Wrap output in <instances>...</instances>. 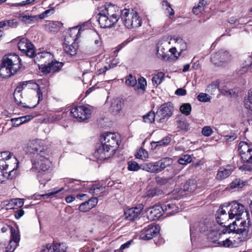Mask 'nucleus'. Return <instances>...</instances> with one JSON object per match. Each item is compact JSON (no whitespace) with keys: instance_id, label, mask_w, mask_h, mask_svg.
I'll use <instances>...</instances> for the list:
<instances>
[{"instance_id":"obj_1","label":"nucleus","mask_w":252,"mask_h":252,"mask_svg":"<svg viewBox=\"0 0 252 252\" xmlns=\"http://www.w3.org/2000/svg\"><path fill=\"white\" fill-rule=\"evenodd\" d=\"M46 155H36L31 159L32 170L37 172V178L40 185L44 187L46 183L51 178L50 173L51 162Z\"/></svg>"},{"instance_id":"obj_2","label":"nucleus","mask_w":252,"mask_h":252,"mask_svg":"<svg viewBox=\"0 0 252 252\" xmlns=\"http://www.w3.org/2000/svg\"><path fill=\"white\" fill-rule=\"evenodd\" d=\"M21 60L16 54L4 56L0 67V77L6 78L14 75L21 68Z\"/></svg>"},{"instance_id":"obj_3","label":"nucleus","mask_w":252,"mask_h":252,"mask_svg":"<svg viewBox=\"0 0 252 252\" xmlns=\"http://www.w3.org/2000/svg\"><path fill=\"white\" fill-rule=\"evenodd\" d=\"M120 12L118 7L109 5L104 7L98 14V21L102 28H110L118 21Z\"/></svg>"},{"instance_id":"obj_4","label":"nucleus","mask_w":252,"mask_h":252,"mask_svg":"<svg viewBox=\"0 0 252 252\" xmlns=\"http://www.w3.org/2000/svg\"><path fill=\"white\" fill-rule=\"evenodd\" d=\"M121 19L123 25L128 29H134L141 26L142 18L133 9H125L121 10Z\"/></svg>"},{"instance_id":"obj_5","label":"nucleus","mask_w":252,"mask_h":252,"mask_svg":"<svg viewBox=\"0 0 252 252\" xmlns=\"http://www.w3.org/2000/svg\"><path fill=\"white\" fill-rule=\"evenodd\" d=\"M11 154L7 151L0 153V175L12 179L16 177L17 170L9 167Z\"/></svg>"},{"instance_id":"obj_6","label":"nucleus","mask_w":252,"mask_h":252,"mask_svg":"<svg viewBox=\"0 0 252 252\" xmlns=\"http://www.w3.org/2000/svg\"><path fill=\"white\" fill-rule=\"evenodd\" d=\"M225 208L229 214V218L232 219L236 218L238 221L240 219H245V217H248L250 214L246 210L245 207L236 202H232Z\"/></svg>"},{"instance_id":"obj_7","label":"nucleus","mask_w":252,"mask_h":252,"mask_svg":"<svg viewBox=\"0 0 252 252\" xmlns=\"http://www.w3.org/2000/svg\"><path fill=\"white\" fill-rule=\"evenodd\" d=\"M71 116L78 122H86L91 118L92 110L89 107L78 105L72 107L70 109Z\"/></svg>"},{"instance_id":"obj_8","label":"nucleus","mask_w":252,"mask_h":252,"mask_svg":"<svg viewBox=\"0 0 252 252\" xmlns=\"http://www.w3.org/2000/svg\"><path fill=\"white\" fill-rule=\"evenodd\" d=\"M232 60V56L227 50L221 49L211 56V61L218 66H224Z\"/></svg>"},{"instance_id":"obj_9","label":"nucleus","mask_w":252,"mask_h":252,"mask_svg":"<svg viewBox=\"0 0 252 252\" xmlns=\"http://www.w3.org/2000/svg\"><path fill=\"white\" fill-rule=\"evenodd\" d=\"M27 152L36 155H46L49 152L46 146H44L43 142L38 139L30 140L27 143Z\"/></svg>"},{"instance_id":"obj_10","label":"nucleus","mask_w":252,"mask_h":252,"mask_svg":"<svg viewBox=\"0 0 252 252\" xmlns=\"http://www.w3.org/2000/svg\"><path fill=\"white\" fill-rule=\"evenodd\" d=\"M244 232H236L233 239L231 240L229 238L225 239V247L235 248L242 245L245 242L251 238L250 233H247L246 229H243Z\"/></svg>"},{"instance_id":"obj_11","label":"nucleus","mask_w":252,"mask_h":252,"mask_svg":"<svg viewBox=\"0 0 252 252\" xmlns=\"http://www.w3.org/2000/svg\"><path fill=\"white\" fill-rule=\"evenodd\" d=\"M173 110L172 104L166 103L161 105L156 113V120L160 123L165 122L172 115Z\"/></svg>"},{"instance_id":"obj_12","label":"nucleus","mask_w":252,"mask_h":252,"mask_svg":"<svg viewBox=\"0 0 252 252\" xmlns=\"http://www.w3.org/2000/svg\"><path fill=\"white\" fill-rule=\"evenodd\" d=\"M114 153V150L101 142L97 146L94 156L98 160H104L111 157Z\"/></svg>"},{"instance_id":"obj_13","label":"nucleus","mask_w":252,"mask_h":252,"mask_svg":"<svg viewBox=\"0 0 252 252\" xmlns=\"http://www.w3.org/2000/svg\"><path fill=\"white\" fill-rule=\"evenodd\" d=\"M19 49L27 57L32 58L35 55L34 45L26 38H22L18 43Z\"/></svg>"},{"instance_id":"obj_14","label":"nucleus","mask_w":252,"mask_h":252,"mask_svg":"<svg viewBox=\"0 0 252 252\" xmlns=\"http://www.w3.org/2000/svg\"><path fill=\"white\" fill-rule=\"evenodd\" d=\"M100 142L106 145L109 148L116 150L118 146V139L115 133L109 132L102 135L100 138Z\"/></svg>"},{"instance_id":"obj_15","label":"nucleus","mask_w":252,"mask_h":252,"mask_svg":"<svg viewBox=\"0 0 252 252\" xmlns=\"http://www.w3.org/2000/svg\"><path fill=\"white\" fill-rule=\"evenodd\" d=\"M147 215L150 220H158L162 215L163 212L162 206L155 205L148 208L147 210Z\"/></svg>"},{"instance_id":"obj_16","label":"nucleus","mask_w":252,"mask_h":252,"mask_svg":"<svg viewBox=\"0 0 252 252\" xmlns=\"http://www.w3.org/2000/svg\"><path fill=\"white\" fill-rule=\"evenodd\" d=\"M169 43V42L164 39H161L158 41L157 44V55L158 58H161L164 60L168 59V54L166 51L168 49L167 44Z\"/></svg>"},{"instance_id":"obj_17","label":"nucleus","mask_w":252,"mask_h":252,"mask_svg":"<svg viewBox=\"0 0 252 252\" xmlns=\"http://www.w3.org/2000/svg\"><path fill=\"white\" fill-rule=\"evenodd\" d=\"M143 206L142 204H139L134 208H131L126 210L125 211L126 218L129 220L133 221L139 218V216L141 214Z\"/></svg>"},{"instance_id":"obj_18","label":"nucleus","mask_w":252,"mask_h":252,"mask_svg":"<svg viewBox=\"0 0 252 252\" xmlns=\"http://www.w3.org/2000/svg\"><path fill=\"white\" fill-rule=\"evenodd\" d=\"M77 53V45L75 42L73 43H68L64 41V57L67 62H70L71 59Z\"/></svg>"},{"instance_id":"obj_19","label":"nucleus","mask_w":252,"mask_h":252,"mask_svg":"<svg viewBox=\"0 0 252 252\" xmlns=\"http://www.w3.org/2000/svg\"><path fill=\"white\" fill-rule=\"evenodd\" d=\"M227 210L225 206L221 205L218 210L216 214V220L220 225H222L228 220L229 218V214L226 213Z\"/></svg>"},{"instance_id":"obj_20","label":"nucleus","mask_w":252,"mask_h":252,"mask_svg":"<svg viewBox=\"0 0 252 252\" xmlns=\"http://www.w3.org/2000/svg\"><path fill=\"white\" fill-rule=\"evenodd\" d=\"M159 232V227L158 225L150 224L144 229V236L143 238L145 240L152 239Z\"/></svg>"},{"instance_id":"obj_21","label":"nucleus","mask_w":252,"mask_h":252,"mask_svg":"<svg viewBox=\"0 0 252 252\" xmlns=\"http://www.w3.org/2000/svg\"><path fill=\"white\" fill-rule=\"evenodd\" d=\"M33 82L32 80H30L27 81H24L21 82L19 85L16 87L14 92V97L15 101L17 104H21L22 101L19 98V97L21 96V92L23 89H24L29 84H33Z\"/></svg>"},{"instance_id":"obj_22","label":"nucleus","mask_w":252,"mask_h":252,"mask_svg":"<svg viewBox=\"0 0 252 252\" xmlns=\"http://www.w3.org/2000/svg\"><path fill=\"white\" fill-rule=\"evenodd\" d=\"M220 234H218L217 231L211 229L209 230L208 238L210 241L225 247V239L221 238Z\"/></svg>"},{"instance_id":"obj_23","label":"nucleus","mask_w":252,"mask_h":252,"mask_svg":"<svg viewBox=\"0 0 252 252\" xmlns=\"http://www.w3.org/2000/svg\"><path fill=\"white\" fill-rule=\"evenodd\" d=\"M79 32V30L77 27L69 28L65 32V37L64 38V41L68 43H74Z\"/></svg>"},{"instance_id":"obj_24","label":"nucleus","mask_w":252,"mask_h":252,"mask_svg":"<svg viewBox=\"0 0 252 252\" xmlns=\"http://www.w3.org/2000/svg\"><path fill=\"white\" fill-rule=\"evenodd\" d=\"M123 103L122 100L118 98H115L111 100L109 111L113 115L118 114L123 107Z\"/></svg>"},{"instance_id":"obj_25","label":"nucleus","mask_w":252,"mask_h":252,"mask_svg":"<svg viewBox=\"0 0 252 252\" xmlns=\"http://www.w3.org/2000/svg\"><path fill=\"white\" fill-rule=\"evenodd\" d=\"M97 202V198L93 197L89 200L81 203L79 207V210L82 212H88L94 207L96 205Z\"/></svg>"},{"instance_id":"obj_26","label":"nucleus","mask_w":252,"mask_h":252,"mask_svg":"<svg viewBox=\"0 0 252 252\" xmlns=\"http://www.w3.org/2000/svg\"><path fill=\"white\" fill-rule=\"evenodd\" d=\"M238 151L242 159L246 158L247 156L252 152V145H249L247 142L241 141L239 144Z\"/></svg>"},{"instance_id":"obj_27","label":"nucleus","mask_w":252,"mask_h":252,"mask_svg":"<svg viewBox=\"0 0 252 252\" xmlns=\"http://www.w3.org/2000/svg\"><path fill=\"white\" fill-rule=\"evenodd\" d=\"M233 170V167L230 165H227L225 168H220L218 171L216 178L218 180H223L228 177Z\"/></svg>"},{"instance_id":"obj_28","label":"nucleus","mask_w":252,"mask_h":252,"mask_svg":"<svg viewBox=\"0 0 252 252\" xmlns=\"http://www.w3.org/2000/svg\"><path fill=\"white\" fill-rule=\"evenodd\" d=\"M36 59L38 60L39 63H50L53 56L48 52H42L38 53L35 55Z\"/></svg>"},{"instance_id":"obj_29","label":"nucleus","mask_w":252,"mask_h":252,"mask_svg":"<svg viewBox=\"0 0 252 252\" xmlns=\"http://www.w3.org/2000/svg\"><path fill=\"white\" fill-rule=\"evenodd\" d=\"M245 219L246 220L243 219L244 220L240 222L238 226L237 225L236 232L243 233L244 231L243 229H246V232H247V233H249V230L251 222L250 215L248 217H245Z\"/></svg>"},{"instance_id":"obj_30","label":"nucleus","mask_w":252,"mask_h":252,"mask_svg":"<svg viewBox=\"0 0 252 252\" xmlns=\"http://www.w3.org/2000/svg\"><path fill=\"white\" fill-rule=\"evenodd\" d=\"M63 188L60 189H54L50 191H49L48 193L45 194H41L40 196L42 197H45L46 198H62L63 196V193L62 192Z\"/></svg>"},{"instance_id":"obj_31","label":"nucleus","mask_w":252,"mask_h":252,"mask_svg":"<svg viewBox=\"0 0 252 252\" xmlns=\"http://www.w3.org/2000/svg\"><path fill=\"white\" fill-rule=\"evenodd\" d=\"M163 212H167V216H170L173 213L178 212V207L173 203H165L162 205Z\"/></svg>"},{"instance_id":"obj_32","label":"nucleus","mask_w":252,"mask_h":252,"mask_svg":"<svg viewBox=\"0 0 252 252\" xmlns=\"http://www.w3.org/2000/svg\"><path fill=\"white\" fill-rule=\"evenodd\" d=\"M60 247V244H48L42 247L41 252H62Z\"/></svg>"},{"instance_id":"obj_33","label":"nucleus","mask_w":252,"mask_h":252,"mask_svg":"<svg viewBox=\"0 0 252 252\" xmlns=\"http://www.w3.org/2000/svg\"><path fill=\"white\" fill-rule=\"evenodd\" d=\"M171 141V139L169 137H165L162 140L158 141H153L151 143V147L153 149H156L158 147H163L168 145Z\"/></svg>"},{"instance_id":"obj_34","label":"nucleus","mask_w":252,"mask_h":252,"mask_svg":"<svg viewBox=\"0 0 252 252\" xmlns=\"http://www.w3.org/2000/svg\"><path fill=\"white\" fill-rule=\"evenodd\" d=\"M196 189V181L193 180H190L187 181L184 185L183 189L185 191L193 192Z\"/></svg>"},{"instance_id":"obj_35","label":"nucleus","mask_w":252,"mask_h":252,"mask_svg":"<svg viewBox=\"0 0 252 252\" xmlns=\"http://www.w3.org/2000/svg\"><path fill=\"white\" fill-rule=\"evenodd\" d=\"M104 189V187L98 185H93L90 187L89 192L93 195H97L103 192Z\"/></svg>"},{"instance_id":"obj_36","label":"nucleus","mask_w":252,"mask_h":252,"mask_svg":"<svg viewBox=\"0 0 252 252\" xmlns=\"http://www.w3.org/2000/svg\"><path fill=\"white\" fill-rule=\"evenodd\" d=\"M162 5L165 9L166 13L170 18H171L174 15L175 12L170 4L168 1L164 0L162 2Z\"/></svg>"},{"instance_id":"obj_37","label":"nucleus","mask_w":252,"mask_h":252,"mask_svg":"<svg viewBox=\"0 0 252 252\" xmlns=\"http://www.w3.org/2000/svg\"><path fill=\"white\" fill-rule=\"evenodd\" d=\"M143 118L145 123L151 124L156 119V114L154 112L151 111L146 115H144Z\"/></svg>"},{"instance_id":"obj_38","label":"nucleus","mask_w":252,"mask_h":252,"mask_svg":"<svg viewBox=\"0 0 252 252\" xmlns=\"http://www.w3.org/2000/svg\"><path fill=\"white\" fill-rule=\"evenodd\" d=\"M164 78V74L162 72H158L152 78V82L154 85L160 84Z\"/></svg>"},{"instance_id":"obj_39","label":"nucleus","mask_w":252,"mask_h":252,"mask_svg":"<svg viewBox=\"0 0 252 252\" xmlns=\"http://www.w3.org/2000/svg\"><path fill=\"white\" fill-rule=\"evenodd\" d=\"M206 4V2L205 0H200L198 4L192 8V12L197 15L203 10L204 6Z\"/></svg>"},{"instance_id":"obj_40","label":"nucleus","mask_w":252,"mask_h":252,"mask_svg":"<svg viewBox=\"0 0 252 252\" xmlns=\"http://www.w3.org/2000/svg\"><path fill=\"white\" fill-rule=\"evenodd\" d=\"M160 168L162 171L167 167L169 166L172 163V159L169 158H163L158 160Z\"/></svg>"},{"instance_id":"obj_41","label":"nucleus","mask_w":252,"mask_h":252,"mask_svg":"<svg viewBox=\"0 0 252 252\" xmlns=\"http://www.w3.org/2000/svg\"><path fill=\"white\" fill-rule=\"evenodd\" d=\"M244 185V182L240 179H236L234 180L230 185V188L232 189L239 190Z\"/></svg>"},{"instance_id":"obj_42","label":"nucleus","mask_w":252,"mask_h":252,"mask_svg":"<svg viewBox=\"0 0 252 252\" xmlns=\"http://www.w3.org/2000/svg\"><path fill=\"white\" fill-rule=\"evenodd\" d=\"M38 66L41 72L45 74H48L52 72L50 63H38Z\"/></svg>"},{"instance_id":"obj_43","label":"nucleus","mask_w":252,"mask_h":252,"mask_svg":"<svg viewBox=\"0 0 252 252\" xmlns=\"http://www.w3.org/2000/svg\"><path fill=\"white\" fill-rule=\"evenodd\" d=\"M141 169L150 173H155L154 162H148L141 164Z\"/></svg>"},{"instance_id":"obj_44","label":"nucleus","mask_w":252,"mask_h":252,"mask_svg":"<svg viewBox=\"0 0 252 252\" xmlns=\"http://www.w3.org/2000/svg\"><path fill=\"white\" fill-rule=\"evenodd\" d=\"M245 107L252 113V90L248 92V97L245 100Z\"/></svg>"},{"instance_id":"obj_45","label":"nucleus","mask_w":252,"mask_h":252,"mask_svg":"<svg viewBox=\"0 0 252 252\" xmlns=\"http://www.w3.org/2000/svg\"><path fill=\"white\" fill-rule=\"evenodd\" d=\"M148 153L143 148L139 149L135 155V157L137 158L141 159L142 160L146 159L148 158Z\"/></svg>"},{"instance_id":"obj_46","label":"nucleus","mask_w":252,"mask_h":252,"mask_svg":"<svg viewBox=\"0 0 252 252\" xmlns=\"http://www.w3.org/2000/svg\"><path fill=\"white\" fill-rule=\"evenodd\" d=\"M19 18L21 21L26 24H31L33 22L35 17L29 15L22 14L19 15Z\"/></svg>"},{"instance_id":"obj_47","label":"nucleus","mask_w":252,"mask_h":252,"mask_svg":"<svg viewBox=\"0 0 252 252\" xmlns=\"http://www.w3.org/2000/svg\"><path fill=\"white\" fill-rule=\"evenodd\" d=\"M191 110V106L189 103H184L180 107V111L183 114L186 116H188L190 114Z\"/></svg>"},{"instance_id":"obj_48","label":"nucleus","mask_w":252,"mask_h":252,"mask_svg":"<svg viewBox=\"0 0 252 252\" xmlns=\"http://www.w3.org/2000/svg\"><path fill=\"white\" fill-rule=\"evenodd\" d=\"M6 25L11 28H15L18 25V23L15 20L0 21V27H4Z\"/></svg>"},{"instance_id":"obj_49","label":"nucleus","mask_w":252,"mask_h":252,"mask_svg":"<svg viewBox=\"0 0 252 252\" xmlns=\"http://www.w3.org/2000/svg\"><path fill=\"white\" fill-rule=\"evenodd\" d=\"M146 85L147 82L146 80L143 77L139 78L138 79V84L135 85V89L137 90H140L143 92Z\"/></svg>"},{"instance_id":"obj_50","label":"nucleus","mask_w":252,"mask_h":252,"mask_svg":"<svg viewBox=\"0 0 252 252\" xmlns=\"http://www.w3.org/2000/svg\"><path fill=\"white\" fill-rule=\"evenodd\" d=\"M126 83L128 86L135 87L137 84V81L135 77L129 74L126 78Z\"/></svg>"},{"instance_id":"obj_51","label":"nucleus","mask_w":252,"mask_h":252,"mask_svg":"<svg viewBox=\"0 0 252 252\" xmlns=\"http://www.w3.org/2000/svg\"><path fill=\"white\" fill-rule=\"evenodd\" d=\"M127 168L130 171H136L141 169V165H139L135 161H130L128 162Z\"/></svg>"},{"instance_id":"obj_52","label":"nucleus","mask_w":252,"mask_h":252,"mask_svg":"<svg viewBox=\"0 0 252 252\" xmlns=\"http://www.w3.org/2000/svg\"><path fill=\"white\" fill-rule=\"evenodd\" d=\"M192 158L190 156L188 155H184L181 157L179 160L178 162L180 164L186 165L191 161Z\"/></svg>"},{"instance_id":"obj_53","label":"nucleus","mask_w":252,"mask_h":252,"mask_svg":"<svg viewBox=\"0 0 252 252\" xmlns=\"http://www.w3.org/2000/svg\"><path fill=\"white\" fill-rule=\"evenodd\" d=\"M11 234L10 241H13V242L18 244L20 239L19 232L13 228L11 229Z\"/></svg>"},{"instance_id":"obj_54","label":"nucleus","mask_w":252,"mask_h":252,"mask_svg":"<svg viewBox=\"0 0 252 252\" xmlns=\"http://www.w3.org/2000/svg\"><path fill=\"white\" fill-rule=\"evenodd\" d=\"M63 63L62 62L53 61V60L50 62V65L51 66L52 72L58 71L62 66Z\"/></svg>"},{"instance_id":"obj_55","label":"nucleus","mask_w":252,"mask_h":252,"mask_svg":"<svg viewBox=\"0 0 252 252\" xmlns=\"http://www.w3.org/2000/svg\"><path fill=\"white\" fill-rule=\"evenodd\" d=\"M211 97L206 93H201L197 96V99L201 102H208L210 100Z\"/></svg>"},{"instance_id":"obj_56","label":"nucleus","mask_w":252,"mask_h":252,"mask_svg":"<svg viewBox=\"0 0 252 252\" xmlns=\"http://www.w3.org/2000/svg\"><path fill=\"white\" fill-rule=\"evenodd\" d=\"M220 82L218 80H216L212 82L207 87V91L208 92H214L215 90L218 88Z\"/></svg>"},{"instance_id":"obj_57","label":"nucleus","mask_w":252,"mask_h":252,"mask_svg":"<svg viewBox=\"0 0 252 252\" xmlns=\"http://www.w3.org/2000/svg\"><path fill=\"white\" fill-rule=\"evenodd\" d=\"M36 0H26L22 1L20 2L16 3L14 4L15 6H24L26 5H33L35 3Z\"/></svg>"},{"instance_id":"obj_58","label":"nucleus","mask_w":252,"mask_h":252,"mask_svg":"<svg viewBox=\"0 0 252 252\" xmlns=\"http://www.w3.org/2000/svg\"><path fill=\"white\" fill-rule=\"evenodd\" d=\"M54 11L55 10L54 8H50L46 10L44 12L39 15V18L40 19H44L47 17L49 16L52 15L54 13Z\"/></svg>"},{"instance_id":"obj_59","label":"nucleus","mask_w":252,"mask_h":252,"mask_svg":"<svg viewBox=\"0 0 252 252\" xmlns=\"http://www.w3.org/2000/svg\"><path fill=\"white\" fill-rule=\"evenodd\" d=\"M17 246V244L10 241L8 245L6 246V252H13Z\"/></svg>"},{"instance_id":"obj_60","label":"nucleus","mask_w":252,"mask_h":252,"mask_svg":"<svg viewBox=\"0 0 252 252\" xmlns=\"http://www.w3.org/2000/svg\"><path fill=\"white\" fill-rule=\"evenodd\" d=\"M213 133V130L209 126H205L202 129V133L205 136H209Z\"/></svg>"},{"instance_id":"obj_61","label":"nucleus","mask_w":252,"mask_h":252,"mask_svg":"<svg viewBox=\"0 0 252 252\" xmlns=\"http://www.w3.org/2000/svg\"><path fill=\"white\" fill-rule=\"evenodd\" d=\"M12 202H14L15 208H20L23 206L24 200L21 198H13L12 199Z\"/></svg>"},{"instance_id":"obj_62","label":"nucleus","mask_w":252,"mask_h":252,"mask_svg":"<svg viewBox=\"0 0 252 252\" xmlns=\"http://www.w3.org/2000/svg\"><path fill=\"white\" fill-rule=\"evenodd\" d=\"M178 126L182 129L188 130L189 129V125L185 121H178Z\"/></svg>"},{"instance_id":"obj_63","label":"nucleus","mask_w":252,"mask_h":252,"mask_svg":"<svg viewBox=\"0 0 252 252\" xmlns=\"http://www.w3.org/2000/svg\"><path fill=\"white\" fill-rule=\"evenodd\" d=\"M217 231L218 232V234H221V238H223L224 239H225L226 238H222L223 235H225L226 233H230L227 226H225V225H224V226H222L221 228H220Z\"/></svg>"},{"instance_id":"obj_64","label":"nucleus","mask_w":252,"mask_h":252,"mask_svg":"<svg viewBox=\"0 0 252 252\" xmlns=\"http://www.w3.org/2000/svg\"><path fill=\"white\" fill-rule=\"evenodd\" d=\"M12 199L10 200H6L3 202V205L6 206V209H12L15 208L14 202H12Z\"/></svg>"}]
</instances>
